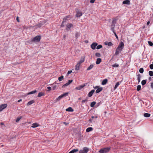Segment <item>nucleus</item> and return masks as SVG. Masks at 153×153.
I'll return each mask as SVG.
<instances>
[{
	"instance_id": "f704fd0d",
	"label": "nucleus",
	"mask_w": 153,
	"mask_h": 153,
	"mask_svg": "<svg viewBox=\"0 0 153 153\" xmlns=\"http://www.w3.org/2000/svg\"><path fill=\"white\" fill-rule=\"evenodd\" d=\"M84 60H85L84 58H82L81 59L80 61L78 63H79L80 65V64L81 63H82V62H83L84 61Z\"/></svg>"
},
{
	"instance_id": "3c124183",
	"label": "nucleus",
	"mask_w": 153,
	"mask_h": 153,
	"mask_svg": "<svg viewBox=\"0 0 153 153\" xmlns=\"http://www.w3.org/2000/svg\"><path fill=\"white\" fill-rule=\"evenodd\" d=\"M149 67L151 69H153V65L152 64H151L149 65Z\"/></svg>"
},
{
	"instance_id": "20e7f679",
	"label": "nucleus",
	"mask_w": 153,
	"mask_h": 153,
	"mask_svg": "<svg viewBox=\"0 0 153 153\" xmlns=\"http://www.w3.org/2000/svg\"><path fill=\"white\" fill-rule=\"evenodd\" d=\"M46 22L45 20L40 22L38 24L35 25L34 27H40Z\"/></svg>"
},
{
	"instance_id": "09e8293b",
	"label": "nucleus",
	"mask_w": 153,
	"mask_h": 153,
	"mask_svg": "<svg viewBox=\"0 0 153 153\" xmlns=\"http://www.w3.org/2000/svg\"><path fill=\"white\" fill-rule=\"evenodd\" d=\"M21 118H22L21 117H20L17 118L16 120V122H19Z\"/></svg>"
},
{
	"instance_id": "680f3d73",
	"label": "nucleus",
	"mask_w": 153,
	"mask_h": 153,
	"mask_svg": "<svg viewBox=\"0 0 153 153\" xmlns=\"http://www.w3.org/2000/svg\"><path fill=\"white\" fill-rule=\"evenodd\" d=\"M16 20H17V21L18 22H19V19H18V17H17V18H16Z\"/></svg>"
},
{
	"instance_id": "412c9836",
	"label": "nucleus",
	"mask_w": 153,
	"mask_h": 153,
	"mask_svg": "<svg viewBox=\"0 0 153 153\" xmlns=\"http://www.w3.org/2000/svg\"><path fill=\"white\" fill-rule=\"evenodd\" d=\"M102 88H98L96 91V93H99L102 91Z\"/></svg>"
},
{
	"instance_id": "aec40b11",
	"label": "nucleus",
	"mask_w": 153,
	"mask_h": 153,
	"mask_svg": "<svg viewBox=\"0 0 153 153\" xmlns=\"http://www.w3.org/2000/svg\"><path fill=\"white\" fill-rule=\"evenodd\" d=\"M39 125L36 123H34L32 124L31 127L33 128H36Z\"/></svg>"
},
{
	"instance_id": "a18cd8bd",
	"label": "nucleus",
	"mask_w": 153,
	"mask_h": 153,
	"mask_svg": "<svg viewBox=\"0 0 153 153\" xmlns=\"http://www.w3.org/2000/svg\"><path fill=\"white\" fill-rule=\"evenodd\" d=\"M120 52V51H119L117 50V49H116L115 54L116 55H117L119 54V53Z\"/></svg>"
},
{
	"instance_id": "de8ad7c7",
	"label": "nucleus",
	"mask_w": 153,
	"mask_h": 153,
	"mask_svg": "<svg viewBox=\"0 0 153 153\" xmlns=\"http://www.w3.org/2000/svg\"><path fill=\"white\" fill-rule=\"evenodd\" d=\"M112 66V67H118L119 66V65L116 64H114V65H113Z\"/></svg>"
},
{
	"instance_id": "052dcab7",
	"label": "nucleus",
	"mask_w": 153,
	"mask_h": 153,
	"mask_svg": "<svg viewBox=\"0 0 153 153\" xmlns=\"http://www.w3.org/2000/svg\"><path fill=\"white\" fill-rule=\"evenodd\" d=\"M89 121L91 123H92V120L91 119H90L89 120Z\"/></svg>"
},
{
	"instance_id": "c9c22d12",
	"label": "nucleus",
	"mask_w": 153,
	"mask_h": 153,
	"mask_svg": "<svg viewBox=\"0 0 153 153\" xmlns=\"http://www.w3.org/2000/svg\"><path fill=\"white\" fill-rule=\"evenodd\" d=\"M57 87L56 85H53L51 88H52L53 90H55Z\"/></svg>"
},
{
	"instance_id": "b1692460",
	"label": "nucleus",
	"mask_w": 153,
	"mask_h": 153,
	"mask_svg": "<svg viewBox=\"0 0 153 153\" xmlns=\"http://www.w3.org/2000/svg\"><path fill=\"white\" fill-rule=\"evenodd\" d=\"M94 65L93 64L89 66L87 68V70L89 71L91 70L93 67Z\"/></svg>"
},
{
	"instance_id": "864d4df0",
	"label": "nucleus",
	"mask_w": 153,
	"mask_h": 153,
	"mask_svg": "<svg viewBox=\"0 0 153 153\" xmlns=\"http://www.w3.org/2000/svg\"><path fill=\"white\" fill-rule=\"evenodd\" d=\"M72 72V71H69L68 73H67V74L68 75H69V74H70Z\"/></svg>"
},
{
	"instance_id": "f03ea898",
	"label": "nucleus",
	"mask_w": 153,
	"mask_h": 153,
	"mask_svg": "<svg viewBox=\"0 0 153 153\" xmlns=\"http://www.w3.org/2000/svg\"><path fill=\"white\" fill-rule=\"evenodd\" d=\"M110 149L109 147H107L101 149L99 151L100 153H107Z\"/></svg>"
},
{
	"instance_id": "a211bd4d",
	"label": "nucleus",
	"mask_w": 153,
	"mask_h": 153,
	"mask_svg": "<svg viewBox=\"0 0 153 153\" xmlns=\"http://www.w3.org/2000/svg\"><path fill=\"white\" fill-rule=\"evenodd\" d=\"M107 82H108L107 79H105L102 81V84L103 85H104L106 84Z\"/></svg>"
},
{
	"instance_id": "0e129e2a",
	"label": "nucleus",
	"mask_w": 153,
	"mask_h": 153,
	"mask_svg": "<svg viewBox=\"0 0 153 153\" xmlns=\"http://www.w3.org/2000/svg\"><path fill=\"white\" fill-rule=\"evenodd\" d=\"M69 153H74L73 152V151H72V150H71V151L70 152H69Z\"/></svg>"
},
{
	"instance_id": "5701e85b",
	"label": "nucleus",
	"mask_w": 153,
	"mask_h": 153,
	"mask_svg": "<svg viewBox=\"0 0 153 153\" xmlns=\"http://www.w3.org/2000/svg\"><path fill=\"white\" fill-rule=\"evenodd\" d=\"M35 102L34 101V100H32L30 101L29 102L27 103V105H31V104H32L33 103H34Z\"/></svg>"
},
{
	"instance_id": "69168bd1",
	"label": "nucleus",
	"mask_w": 153,
	"mask_h": 153,
	"mask_svg": "<svg viewBox=\"0 0 153 153\" xmlns=\"http://www.w3.org/2000/svg\"><path fill=\"white\" fill-rule=\"evenodd\" d=\"M98 88V86H96V87H95L94 88Z\"/></svg>"
},
{
	"instance_id": "ea45409f",
	"label": "nucleus",
	"mask_w": 153,
	"mask_h": 153,
	"mask_svg": "<svg viewBox=\"0 0 153 153\" xmlns=\"http://www.w3.org/2000/svg\"><path fill=\"white\" fill-rule=\"evenodd\" d=\"M102 46L101 45H99L97 46L96 48L97 49H99L102 48Z\"/></svg>"
},
{
	"instance_id": "1a4fd4ad",
	"label": "nucleus",
	"mask_w": 153,
	"mask_h": 153,
	"mask_svg": "<svg viewBox=\"0 0 153 153\" xmlns=\"http://www.w3.org/2000/svg\"><path fill=\"white\" fill-rule=\"evenodd\" d=\"M73 26V25L71 23H68L66 25V29L67 30L69 31L71 28Z\"/></svg>"
},
{
	"instance_id": "c03bdc74",
	"label": "nucleus",
	"mask_w": 153,
	"mask_h": 153,
	"mask_svg": "<svg viewBox=\"0 0 153 153\" xmlns=\"http://www.w3.org/2000/svg\"><path fill=\"white\" fill-rule=\"evenodd\" d=\"M74 153L78 151V149H74L72 150Z\"/></svg>"
},
{
	"instance_id": "e2e57ef3",
	"label": "nucleus",
	"mask_w": 153,
	"mask_h": 153,
	"mask_svg": "<svg viewBox=\"0 0 153 153\" xmlns=\"http://www.w3.org/2000/svg\"><path fill=\"white\" fill-rule=\"evenodd\" d=\"M22 101V100L21 99H20L19 100H18V102H19Z\"/></svg>"
},
{
	"instance_id": "9b49d317",
	"label": "nucleus",
	"mask_w": 153,
	"mask_h": 153,
	"mask_svg": "<svg viewBox=\"0 0 153 153\" xmlns=\"http://www.w3.org/2000/svg\"><path fill=\"white\" fill-rule=\"evenodd\" d=\"M94 91H95L94 90H92L88 94V97H91L92 96L93 94V93H94Z\"/></svg>"
},
{
	"instance_id": "6ab92c4d",
	"label": "nucleus",
	"mask_w": 153,
	"mask_h": 153,
	"mask_svg": "<svg viewBox=\"0 0 153 153\" xmlns=\"http://www.w3.org/2000/svg\"><path fill=\"white\" fill-rule=\"evenodd\" d=\"M118 46L123 49L124 47V43L123 42H121Z\"/></svg>"
},
{
	"instance_id": "8fccbe9b",
	"label": "nucleus",
	"mask_w": 153,
	"mask_h": 153,
	"mask_svg": "<svg viewBox=\"0 0 153 153\" xmlns=\"http://www.w3.org/2000/svg\"><path fill=\"white\" fill-rule=\"evenodd\" d=\"M69 85H70L69 84L68 82H67L64 85H63L62 87H63L65 86H67Z\"/></svg>"
},
{
	"instance_id": "603ef678",
	"label": "nucleus",
	"mask_w": 153,
	"mask_h": 153,
	"mask_svg": "<svg viewBox=\"0 0 153 153\" xmlns=\"http://www.w3.org/2000/svg\"><path fill=\"white\" fill-rule=\"evenodd\" d=\"M47 88L48 89V91H49L51 89V88L50 87H47Z\"/></svg>"
},
{
	"instance_id": "bb28decb",
	"label": "nucleus",
	"mask_w": 153,
	"mask_h": 153,
	"mask_svg": "<svg viewBox=\"0 0 153 153\" xmlns=\"http://www.w3.org/2000/svg\"><path fill=\"white\" fill-rule=\"evenodd\" d=\"M37 92L36 90H35L27 93V95L35 93Z\"/></svg>"
},
{
	"instance_id": "f257e3e1",
	"label": "nucleus",
	"mask_w": 153,
	"mask_h": 153,
	"mask_svg": "<svg viewBox=\"0 0 153 153\" xmlns=\"http://www.w3.org/2000/svg\"><path fill=\"white\" fill-rule=\"evenodd\" d=\"M117 19H113L112 22L110 26L111 30L114 31V29L115 25Z\"/></svg>"
},
{
	"instance_id": "0eeeda50",
	"label": "nucleus",
	"mask_w": 153,
	"mask_h": 153,
	"mask_svg": "<svg viewBox=\"0 0 153 153\" xmlns=\"http://www.w3.org/2000/svg\"><path fill=\"white\" fill-rule=\"evenodd\" d=\"M70 18L71 17H70V16H67L66 17H65L63 19V21H62V24L61 25V27H64L65 26V25L64 24V23L66 22V20H67L68 18Z\"/></svg>"
},
{
	"instance_id": "bf43d9fd",
	"label": "nucleus",
	"mask_w": 153,
	"mask_h": 153,
	"mask_svg": "<svg viewBox=\"0 0 153 153\" xmlns=\"http://www.w3.org/2000/svg\"><path fill=\"white\" fill-rule=\"evenodd\" d=\"M63 123L64 124H65V125H67V124H68V123H67L66 122H64Z\"/></svg>"
},
{
	"instance_id": "f8f14e48",
	"label": "nucleus",
	"mask_w": 153,
	"mask_h": 153,
	"mask_svg": "<svg viewBox=\"0 0 153 153\" xmlns=\"http://www.w3.org/2000/svg\"><path fill=\"white\" fill-rule=\"evenodd\" d=\"M123 4L129 5L130 4V1L129 0H126L123 1Z\"/></svg>"
},
{
	"instance_id": "5fc2aeb1",
	"label": "nucleus",
	"mask_w": 153,
	"mask_h": 153,
	"mask_svg": "<svg viewBox=\"0 0 153 153\" xmlns=\"http://www.w3.org/2000/svg\"><path fill=\"white\" fill-rule=\"evenodd\" d=\"M73 81L71 79L68 80V83L69 84H70V83L72 82Z\"/></svg>"
},
{
	"instance_id": "6e6552de",
	"label": "nucleus",
	"mask_w": 153,
	"mask_h": 153,
	"mask_svg": "<svg viewBox=\"0 0 153 153\" xmlns=\"http://www.w3.org/2000/svg\"><path fill=\"white\" fill-rule=\"evenodd\" d=\"M7 106L6 104H2L0 105V112L3 109L5 108Z\"/></svg>"
},
{
	"instance_id": "4be33fe9",
	"label": "nucleus",
	"mask_w": 153,
	"mask_h": 153,
	"mask_svg": "<svg viewBox=\"0 0 153 153\" xmlns=\"http://www.w3.org/2000/svg\"><path fill=\"white\" fill-rule=\"evenodd\" d=\"M93 130V128L92 127H88L86 129V132H88L90 131H92Z\"/></svg>"
},
{
	"instance_id": "49530a36",
	"label": "nucleus",
	"mask_w": 153,
	"mask_h": 153,
	"mask_svg": "<svg viewBox=\"0 0 153 153\" xmlns=\"http://www.w3.org/2000/svg\"><path fill=\"white\" fill-rule=\"evenodd\" d=\"M114 33V34L115 36H116V38L117 39H118V37L117 36V35L116 34L115 32L114 31H114H113Z\"/></svg>"
},
{
	"instance_id": "58836bf2",
	"label": "nucleus",
	"mask_w": 153,
	"mask_h": 153,
	"mask_svg": "<svg viewBox=\"0 0 153 153\" xmlns=\"http://www.w3.org/2000/svg\"><path fill=\"white\" fill-rule=\"evenodd\" d=\"M141 86L140 85H138L137 86V91H139L141 89Z\"/></svg>"
},
{
	"instance_id": "79ce46f5",
	"label": "nucleus",
	"mask_w": 153,
	"mask_h": 153,
	"mask_svg": "<svg viewBox=\"0 0 153 153\" xmlns=\"http://www.w3.org/2000/svg\"><path fill=\"white\" fill-rule=\"evenodd\" d=\"M148 43L149 45L150 46H152L153 45V43L151 41H148Z\"/></svg>"
},
{
	"instance_id": "a19ab883",
	"label": "nucleus",
	"mask_w": 153,
	"mask_h": 153,
	"mask_svg": "<svg viewBox=\"0 0 153 153\" xmlns=\"http://www.w3.org/2000/svg\"><path fill=\"white\" fill-rule=\"evenodd\" d=\"M149 75L151 76H153V72L152 71H150L149 72Z\"/></svg>"
},
{
	"instance_id": "f3484780",
	"label": "nucleus",
	"mask_w": 153,
	"mask_h": 153,
	"mask_svg": "<svg viewBox=\"0 0 153 153\" xmlns=\"http://www.w3.org/2000/svg\"><path fill=\"white\" fill-rule=\"evenodd\" d=\"M66 111H67L73 112L74 111V110L71 107H69L66 109Z\"/></svg>"
},
{
	"instance_id": "dca6fc26",
	"label": "nucleus",
	"mask_w": 153,
	"mask_h": 153,
	"mask_svg": "<svg viewBox=\"0 0 153 153\" xmlns=\"http://www.w3.org/2000/svg\"><path fill=\"white\" fill-rule=\"evenodd\" d=\"M102 61V59L100 58H97V59L96 63L98 65L100 64Z\"/></svg>"
},
{
	"instance_id": "338daca9",
	"label": "nucleus",
	"mask_w": 153,
	"mask_h": 153,
	"mask_svg": "<svg viewBox=\"0 0 153 153\" xmlns=\"http://www.w3.org/2000/svg\"><path fill=\"white\" fill-rule=\"evenodd\" d=\"M1 125H4V123H1Z\"/></svg>"
},
{
	"instance_id": "e433bc0d",
	"label": "nucleus",
	"mask_w": 153,
	"mask_h": 153,
	"mask_svg": "<svg viewBox=\"0 0 153 153\" xmlns=\"http://www.w3.org/2000/svg\"><path fill=\"white\" fill-rule=\"evenodd\" d=\"M95 56L97 57H100L101 55L100 53H95Z\"/></svg>"
},
{
	"instance_id": "ddd939ff",
	"label": "nucleus",
	"mask_w": 153,
	"mask_h": 153,
	"mask_svg": "<svg viewBox=\"0 0 153 153\" xmlns=\"http://www.w3.org/2000/svg\"><path fill=\"white\" fill-rule=\"evenodd\" d=\"M82 15V13L80 11H78L77 12L76 14V17H78L81 16Z\"/></svg>"
},
{
	"instance_id": "37998d69",
	"label": "nucleus",
	"mask_w": 153,
	"mask_h": 153,
	"mask_svg": "<svg viewBox=\"0 0 153 153\" xmlns=\"http://www.w3.org/2000/svg\"><path fill=\"white\" fill-rule=\"evenodd\" d=\"M122 49H123L122 48H121L119 47H118V46L117 47V49H117V50H118V51H120V52H121V51H122Z\"/></svg>"
},
{
	"instance_id": "4468645a",
	"label": "nucleus",
	"mask_w": 153,
	"mask_h": 153,
	"mask_svg": "<svg viewBox=\"0 0 153 153\" xmlns=\"http://www.w3.org/2000/svg\"><path fill=\"white\" fill-rule=\"evenodd\" d=\"M85 85H80L76 88V89L78 90H80L82 89Z\"/></svg>"
},
{
	"instance_id": "774afa93",
	"label": "nucleus",
	"mask_w": 153,
	"mask_h": 153,
	"mask_svg": "<svg viewBox=\"0 0 153 153\" xmlns=\"http://www.w3.org/2000/svg\"><path fill=\"white\" fill-rule=\"evenodd\" d=\"M91 118H93V119H94V118H95V117H94V116H92V117H91Z\"/></svg>"
},
{
	"instance_id": "a878e982",
	"label": "nucleus",
	"mask_w": 153,
	"mask_h": 153,
	"mask_svg": "<svg viewBox=\"0 0 153 153\" xmlns=\"http://www.w3.org/2000/svg\"><path fill=\"white\" fill-rule=\"evenodd\" d=\"M150 114L145 113L144 114L143 116L146 117H150Z\"/></svg>"
},
{
	"instance_id": "6e6d98bb",
	"label": "nucleus",
	"mask_w": 153,
	"mask_h": 153,
	"mask_svg": "<svg viewBox=\"0 0 153 153\" xmlns=\"http://www.w3.org/2000/svg\"><path fill=\"white\" fill-rule=\"evenodd\" d=\"M95 0H91L90 1V3H93L94 2Z\"/></svg>"
},
{
	"instance_id": "13d9d810",
	"label": "nucleus",
	"mask_w": 153,
	"mask_h": 153,
	"mask_svg": "<svg viewBox=\"0 0 153 153\" xmlns=\"http://www.w3.org/2000/svg\"><path fill=\"white\" fill-rule=\"evenodd\" d=\"M150 23V21H148L147 23V25H148Z\"/></svg>"
},
{
	"instance_id": "2eb2a0df",
	"label": "nucleus",
	"mask_w": 153,
	"mask_h": 153,
	"mask_svg": "<svg viewBox=\"0 0 153 153\" xmlns=\"http://www.w3.org/2000/svg\"><path fill=\"white\" fill-rule=\"evenodd\" d=\"M80 65L79 63H77L75 66V70H78L79 68V66Z\"/></svg>"
},
{
	"instance_id": "4d7b16f0",
	"label": "nucleus",
	"mask_w": 153,
	"mask_h": 153,
	"mask_svg": "<svg viewBox=\"0 0 153 153\" xmlns=\"http://www.w3.org/2000/svg\"><path fill=\"white\" fill-rule=\"evenodd\" d=\"M87 101V100H83L82 101V103H83L85 102H86Z\"/></svg>"
},
{
	"instance_id": "cd10ccee",
	"label": "nucleus",
	"mask_w": 153,
	"mask_h": 153,
	"mask_svg": "<svg viewBox=\"0 0 153 153\" xmlns=\"http://www.w3.org/2000/svg\"><path fill=\"white\" fill-rule=\"evenodd\" d=\"M147 80H143L142 81L141 84L142 85H144L146 82Z\"/></svg>"
},
{
	"instance_id": "2f4dec72",
	"label": "nucleus",
	"mask_w": 153,
	"mask_h": 153,
	"mask_svg": "<svg viewBox=\"0 0 153 153\" xmlns=\"http://www.w3.org/2000/svg\"><path fill=\"white\" fill-rule=\"evenodd\" d=\"M75 37L76 39H77V38L79 36H80V33L79 32H77L75 33Z\"/></svg>"
},
{
	"instance_id": "39448f33",
	"label": "nucleus",
	"mask_w": 153,
	"mask_h": 153,
	"mask_svg": "<svg viewBox=\"0 0 153 153\" xmlns=\"http://www.w3.org/2000/svg\"><path fill=\"white\" fill-rule=\"evenodd\" d=\"M41 37L40 36H35L32 39L31 41L34 42H39L40 41Z\"/></svg>"
},
{
	"instance_id": "7ed1b4c3",
	"label": "nucleus",
	"mask_w": 153,
	"mask_h": 153,
	"mask_svg": "<svg viewBox=\"0 0 153 153\" xmlns=\"http://www.w3.org/2000/svg\"><path fill=\"white\" fill-rule=\"evenodd\" d=\"M68 94V92H66L64 93L63 94H62L61 95L59 96L56 99V102L59 100H60L61 98H63L64 97H65L66 96H67Z\"/></svg>"
},
{
	"instance_id": "9d476101",
	"label": "nucleus",
	"mask_w": 153,
	"mask_h": 153,
	"mask_svg": "<svg viewBox=\"0 0 153 153\" xmlns=\"http://www.w3.org/2000/svg\"><path fill=\"white\" fill-rule=\"evenodd\" d=\"M97 45L98 44L97 43L93 42L91 45V47L92 49L95 50Z\"/></svg>"
},
{
	"instance_id": "393cba45",
	"label": "nucleus",
	"mask_w": 153,
	"mask_h": 153,
	"mask_svg": "<svg viewBox=\"0 0 153 153\" xmlns=\"http://www.w3.org/2000/svg\"><path fill=\"white\" fill-rule=\"evenodd\" d=\"M137 79L138 81V82L139 83L140 81V78L141 77V76L140 74H139L137 75Z\"/></svg>"
},
{
	"instance_id": "473e14b6",
	"label": "nucleus",
	"mask_w": 153,
	"mask_h": 153,
	"mask_svg": "<svg viewBox=\"0 0 153 153\" xmlns=\"http://www.w3.org/2000/svg\"><path fill=\"white\" fill-rule=\"evenodd\" d=\"M64 78V76H61L59 77L58 78V80L59 81H61Z\"/></svg>"
},
{
	"instance_id": "423d86ee",
	"label": "nucleus",
	"mask_w": 153,
	"mask_h": 153,
	"mask_svg": "<svg viewBox=\"0 0 153 153\" xmlns=\"http://www.w3.org/2000/svg\"><path fill=\"white\" fill-rule=\"evenodd\" d=\"M88 149L86 147L83 148V149L79 151V153H87L88 151Z\"/></svg>"
},
{
	"instance_id": "c85d7f7f",
	"label": "nucleus",
	"mask_w": 153,
	"mask_h": 153,
	"mask_svg": "<svg viewBox=\"0 0 153 153\" xmlns=\"http://www.w3.org/2000/svg\"><path fill=\"white\" fill-rule=\"evenodd\" d=\"M105 45H108L109 46H111L112 45V44L111 42H105Z\"/></svg>"
},
{
	"instance_id": "c756f323",
	"label": "nucleus",
	"mask_w": 153,
	"mask_h": 153,
	"mask_svg": "<svg viewBox=\"0 0 153 153\" xmlns=\"http://www.w3.org/2000/svg\"><path fill=\"white\" fill-rule=\"evenodd\" d=\"M96 102H95L94 101L91 102L90 104V106L91 107H94L95 105L96 104Z\"/></svg>"
},
{
	"instance_id": "72a5a7b5",
	"label": "nucleus",
	"mask_w": 153,
	"mask_h": 153,
	"mask_svg": "<svg viewBox=\"0 0 153 153\" xmlns=\"http://www.w3.org/2000/svg\"><path fill=\"white\" fill-rule=\"evenodd\" d=\"M120 85V83L119 82H117L116 84L115 85L114 87V90H115L118 87V86H119V85Z\"/></svg>"
},
{
	"instance_id": "4c0bfd02",
	"label": "nucleus",
	"mask_w": 153,
	"mask_h": 153,
	"mask_svg": "<svg viewBox=\"0 0 153 153\" xmlns=\"http://www.w3.org/2000/svg\"><path fill=\"white\" fill-rule=\"evenodd\" d=\"M139 71L140 73H143L144 71V69L143 68H141L140 69Z\"/></svg>"
},
{
	"instance_id": "7c9ffc66",
	"label": "nucleus",
	"mask_w": 153,
	"mask_h": 153,
	"mask_svg": "<svg viewBox=\"0 0 153 153\" xmlns=\"http://www.w3.org/2000/svg\"><path fill=\"white\" fill-rule=\"evenodd\" d=\"M44 95V94L42 92H39V94L37 96V97H41L42 96H43Z\"/></svg>"
}]
</instances>
